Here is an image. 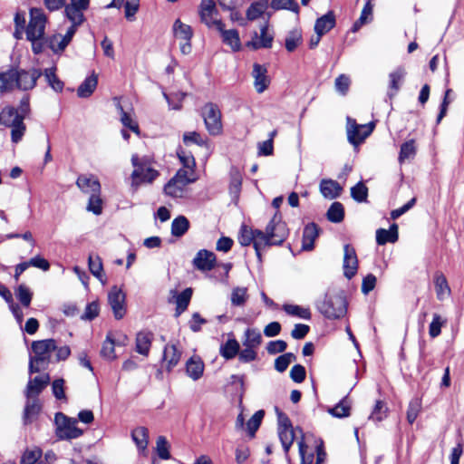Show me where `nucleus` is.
Returning a JSON list of instances; mask_svg holds the SVG:
<instances>
[{"instance_id":"f257e3e1","label":"nucleus","mask_w":464,"mask_h":464,"mask_svg":"<svg viewBox=\"0 0 464 464\" xmlns=\"http://www.w3.org/2000/svg\"><path fill=\"white\" fill-rule=\"evenodd\" d=\"M288 229L282 221V217L276 213L266 227V232L253 229L242 225L238 235V242L243 246L253 245L256 257L262 262V251L271 246H279L286 238Z\"/></svg>"},{"instance_id":"f03ea898","label":"nucleus","mask_w":464,"mask_h":464,"mask_svg":"<svg viewBox=\"0 0 464 464\" xmlns=\"http://www.w3.org/2000/svg\"><path fill=\"white\" fill-rule=\"evenodd\" d=\"M34 355L30 356L29 372H40L47 369L51 355L56 350V342L53 339L34 341L32 343Z\"/></svg>"},{"instance_id":"7ed1b4c3","label":"nucleus","mask_w":464,"mask_h":464,"mask_svg":"<svg viewBox=\"0 0 464 464\" xmlns=\"http://www.w3.org/2000/svg\"><path fill=\"white\" fill-rule=\"evenodd\" d=\"M131 163L134 168L131 173V187L135 189L141 183H152L160 175L159 171L151 167L149 158H140L134 154L131 157Z\"/></svg>"},{"instance_id":"20e7f679","label":"nucleus","mask_w":464,"mask_h":464,"mask_svg":"<svg viewBox=\"0 0 464 464\" xmlns=\"http://www.w3.org/2000/svg\"><path fill=\"white\" fill-rule=\"evenodd\" d=\"M318 308L325 317L337 319L346 314L347 304L345 297L342 294H327Z\"/></svg>"},{"instance_id":"39448f33","label":"nucleus","mask_w":464,"mask_h":464,"mask_svg":"<svg viewBox=\"0 0 464 464\" xmlns=\"http://www.w3.org/2000/svg\"><path fill=\"white\" fill-rule=\"evenodd\" d=\"M198 14L201 23L208 28L221 30L224 24L219 16L218 10L213 0H202L199 5Z\"/></svg>"},{"instance_id":"423d86ee","label":"nucleus","mask_w":464,"mask_h":464,"mask_svg":"<svg viewBox=\"0 0 464 464\" xmlns=\"http://www.w3.org/2000/svg\"><path fill=\"white\" fill-rule=\"evenodd\" d=\"M54 421L57 425L56 434L62 440L76 439L82 434V430L77 427V420L62 412L55 414Z\"/></svg>"},{"instance_id":"0eeeda50","label":"nucleus","mask_w":464,"mask_h":464,"mask_svg":"<svg viewBox=\"0 0 464 464\" xmlns=\"http://www.w3.org/2000/svg\"><path fill=\"white\" fill-rule=\"evenodd\" d=\"M46 22V15L42 9L32 8L30 10V21L26 27V39H43Z\"/></svg>"},{"instance_id":"6e6552de","label":"nucleus","mask_w":464,"mask_h":464,"mask_svg":"<svg viewBox=\"0 0 464 464\" xmlns=\"http://www.w3.org/2000/svg\"><path fill=\"white\" fill-rule=\"evenodd\" d=\"M375 127L374 122L357 124L356 121L347 117V138L351 144L357 146L370 136Z\"/></svg>"},{"instance_id":"1a4fd4ad","label":"nucleus","mask_w":464,"mask_h":464,"mask_svg":"<svg viewBox=\"0 0 464 464\" xmlns=\"http://www.w3.org/2000/svg\"><path fill=\"white\" fill-rule=\"evenodd\" d=\"M173 34L179 42V49L182 54H189L192 51L191 39L193 30L190 25L182 23L177 19L172 27Z\"/></svg>"},{"instance_id":"9d476101","label":"nucleus","mask_w":464,"mask_h":464,"mask_svg":"<svg viewBox=\"0 0 464 464\" xmlns=\"http://www.w3.org/2000/svg\"><path fill=\"white\" fill-rule=\"evenodd\" d=\"M205 125L211 135H218L221 132V112L214 103H207L202 111Z\"/></svg>"},{"instance_id":"9b49d317","label":"nucleus","mask_w":464,"mask_h":464,"mask_svg":"<svg viewBox=\"0 0 464 464\" xmlns=\"http://www.w3.org/2000/svg\"><path fill=\"white\" fill-rule=\"evenodd\" d=\"M90 0H70L64 5L66 18L74 24H83L85 21L84 12L89 8Z\"/></svg>"},{"instance_id":"f8f14e48","label":"nucleus","mask_w":464,"mask_h":464,"mask_svg":"<svg viewBox=\"0 0 464 464\" xmlns=\"http://www.w3.org/2000/svg\"><path fill=\"white\" fill-rule=\"evenodd\" d=\"M43 75L39 69L15 70L16 88L23 91L32 90L37 80Z\"/></svg>"},{"instance_id":"ddd939ff","label":"nucleus","mask_w":464,"mask_h":464,"mask_svg":"<svg viewBox=\"0 0 464 464\" xmlns=\"http://www.w3.org/2000/svg\"><path fill=\"white\" fill-rule=\"evenodd\" d=\"M125 298L123 291L116 285L112 286L108 294L109 304L117 320L121 319L126 313Z\"/></svg>"},{"instance_id":"4468645a","label":"nucleus","mask_w":464,"mask_h":464,"mask_svg":"<svg viewBox=\"0 0 464 464\" xmlns=\"http://www.w3.org/2000/svg\"><path fill=\"white\" fill-rule=\"evenodd\" d=\"M216 255L207 249L199 250L194 257L192 263L195 268L199 271H210L216 266Z\"/></svg>"},{"instance_id":"2eb2a0df","label":"nucleus","mask_w":464,"mask_h":464,"mask_svg":"<svg viewBox=\"0 0 464 464\" xmlns=\"http://www.w3.org/2000/svg\"><path fill=\"white\" fill-rule=\"evenodd\" d=\"M343 252V274L345 277L351 279L357 272V256L354 248L350 246V245L344 246Z\"/></svg>"},{"instance_id":"dca6fc26","label":"nucleus","mask_w":464,"mask_h":464,"mask_svg":"<svg viewBox=\"0 0 464 464\" xmlns=\"http://www.w3.org/2000/svg\"><path fill=\"white\" fill-rule=\"evenodd\" d=\"M298 430H302L301 428H288V429H282L277 430L278 437L281 441L282 447L284 449V451L286 455V459L288 462H290V459L288 457L289 450L295 440V439L297 440V441L301 439V433Z\"/></svg>"},{"instance_id":"f3484780","label":"nucleus","mask_w":464,"mask_h":464,"mask_svg":"<svg viewBox=\"0 0 464 464\" xmlns=\"http://www.w3.org/2000/svg\"><path fill=\"white\" fill-rule=\"evenodd\" d=\"M252 76L254 78V86L256 91L258 93L265 92L270 82L266 68L259 63H255L253 65Z\"/></svg>"},{"instance_id":"a211bd4d","label":"nucleus","mask_w":464,"mask_h":464,"mask_svg":"<svg viewBox=\"0 0 464 464\" xmlns=\"http://www.w3.org/2000/svg\"><path fill=\"white\" fill-rule=\"evenodd\" d=\"M76 185L86 194L101 193V184L93 175H81L78 177Z\"/></svg>"},{"instance_id":"6ab92c4d","label":"nucleus","mask_w":464,"mask_h":464,"mask_svg":"<svg viewBox=\"0 0 464 464\" xmlns=\"http://www.w3.org/2000/svg\"><path fill=\"white\" fill-rule=\"evenodd\" d=\"M204 369V362L198 355L191 356L186 362V372L193 381H198L202 377Z\"/></svg>"},{"instance_id":"aec40b11","label":"nucleus","mask_w":464,"mask_h":464,"mask_svg":"<svg viewBox=\"0 0 464 464\" xmlns=\"http://www.w3.org/2000/svg\"><path fill=\"white\" fill-rule=\"evenodd\" d=\"M50 376L45 373L40 376H35L28 382L26 387L27 398L36 397L44 388L49 383Z\"/></svg>"},{"instance_id":"412c9836","label":"nucleus","mask_w":464,"mask_h":464,"mask_svg":"<svg viewBox=\"0 0 464 464\" xmlns=\"http://www.w3.org/2000/svg\"><path fill=\"white\" fill-rule=\"evenodd\" d=\"M24 117L16 115L6 127L11 128V140L13 143H18L22 140L26 131V125L24 122Z\"/></svg>"},{"instance_id":"4be33fe9","label":"nucleus","mask_w":464,"mask_h":464,"mask_svg":"<svg viewBox=\"0 0 464 464\" xmlns=\"http://www.w3.org/2000/svg\"><path fill=\"white\" fill-rule=\"evenodd\" d=\"M187 184L179 179H176L174 176L169 180V182L164 186V193L174 198H183L186 190Z\"/></svg>"},{"instance_id":"5701e85b","label":"nucleus","mask_w":464,"mask_h":464,"mask_svg":"<svg viewBox=\"0 0 464 464\" xmlns=\"http://www.w3.org/2000/svg\"><path fill=\"white\" fill-rule=\"evenodd\" d=\"M319 236V228L314 223L306 225L303 232L302 249L310 251L314 249V241Z\"/></svg>"},{"instance_id":"b1692460","label":"nucleus","mask_w":464,"mask_h":464,"mask_svg":"<svg viewBox=\"0 0 464 464\" xmlns=\"http://www.w3.org/2000/svg\"><path fill=\"white\" fill-rule=\"evenodd\" d=\"M273 43V36L267 34V24L261 26L260 36L255 34V38L249 41L246 45L254 50L259 48H270Z\"/></svg>"},{"instance_id":"393cba45","label":"nucleus","mask_w":464,"mask_h":464,"mask_svg":"<svg viewBox=\"0 0 464 464\" xmlns=\"http://www.w3.org/2000/svg\"><path fill=\"white\" fill-rule=\"evenodd\" d=\"M153 340V334L150 331H140L136 336V352L141 355L148 356L151 343Z\"/></svg>"},{"instance_id":"a878e982","label":"nucleus","mask_w":464,"mask_h":464,"mask_svg":"<svg viewBox=\"0 0 464 464\" xmlns=\"http://www.w3.org/2000/svg\"><path fill=\"white\" fill-rule=\"evenodd\" d=\"M342 190V187L335 180L322 179L320 182V192L326 198L334 199L338 198Z\"/></svg>"},{"instance_id":"bb28decb","label":"nucleus","mask_w":464,"mask_h":464,"mask_svg":"<svg viewBox=\"0 0 464 464\" xmlns=\"http://www.w3.org/2000/svg\"><path fill=\"white\" fill-rule=\"evenodd\" d=\"M335 25V16L333 11H329L324 15L318 18L314 24L315 34L324 35L333 29Z\"/></svg>"},{"instance_id":"cd10ccee","label":"nucleus","mask_w":464,"mask_h":464,"mask_svg":"<svg viewBox=\"0 0 464 464\" xmlns=\"http://www.w3.org/2000/svg\"><path fill=\"white\" fill-rule=\"evenodd\" d=\"M398 237V226L396 224H392L388 230L384 228L376 230V242L380 246L386 243H395Z\"/></svg>"},{"instance_id":"c85d7f7f","label":"nucleus","mask_w":464,"mask_h":464,"mask_svg":"<svg viewBox=\"0 0 464 464\" xmlns=\"http://www.w3.org/2000/svg\"><path fill=\"white\" fill-rule=\"evenodd\" d=\"M434 285L437 298L439 300L442 301L450 295V288L449 286L446 276L442 273L437 272L435 274Z\"/></svg>"},{"instance_id":"c756f323","label":"nucleus","mask_w":464,"mask_h":464,"mask_svg":"<svg viewBox=\"0 0 464 464\" xmlns=\"http://www.w3.org/2000/svg\"><path fill=\"white\" fill-rule=\"evenodd\" d=\"M225 25L221 30H218L222 36V41L225 44L228 45L232 51L237 52L241 48V42L238 32L235 29L225 30Z\"/></svg>"},{"instance_id":"7c9ffc66","label":"nucleus","mask_w":464,"mask_h":464,"mask_svg":"<svg viewBox=\"0 0 464 464\" xmlns=\"http://www.w3.org/2000/svg\"><path fill=\"white\" fill-rule=\"evenodd\" d=\"M405 70L401 67L395 69L389 74V96H394L400 90L401 84L405 77Z\"/></svg>"},{"instance_id":"2f4dec72","label":"nucleus","mask_w":464,"mask_h":464,"mask_svg":"<svg viewBox=\"0 0 464 464\" xmlns=\"http://www.w3.org/2000/svg\"><path fill=\"white\" fill-rule=\"evenodd\" d=\"M97 84H98V77L93 72V73H92V75L87 77L78 87L77 95L80 98L90 97L95 91Z\"/></svg>"},{"instance_id":"473e14b6","label":"nucleus","mask_w":464,"mask_h":464,"mask_svg":"<svg viewBox=\"0 0 464 464\" xmlns=\"http://www.w3.org/2000/svg\"><path fill=\"white\" fill-rule=\"evenodd\" d=\"M181 353L175 344H167L163 352V361L169 371L175 367L180 360Z\"/></svg>"},{"instance_id":"72a5a7b5","label":"nucleus","mask_w":464,"mask_h":464,"mask_svg":"<svg viewBox=\"0 0 464 464\" xmlns=\"http://www.w3.org/2000/svg\"><path fill=\"white\" fill-rule=\"evenodd\" d=\"M131 438L140 451H146L149 443V430L145 427H137L131 432Z\"/></svg>"},{"instance_id":"f704fd0d","label":"nucleus","mask_w":464,"mask_h":464,"mask_svg":"<svg viewBox=\"0 0 464 464\" xmlns=\"http://www.w3.org/2000/svg\"><path fill=\"white\" fill-rule=\"evenodd\" d=\"M41 411V405L36 397L28 398L24 412V421L25 424L32 422Z\"/></svg>"},{"instance_id":"c9c22d12","label":"nucleus","mask_w":464,"mask_h":464,"mask_svg":"<svg viewBox=\"0 0 464 464\" xmlns=\"http://www.w3.org/2000/svg\"><path fill=\"white\" fill-rule=\"evenodd\" d=\"M88 264L91 273L104 285L106 283V278L103 274V266L101 257L98 255L92 254L89 256Z\"/></svg>"},{"instance_id":"e433bc0d","label":"nucleus","mask_w":464,"mask_h":464,"mask_svg":"<svg viewBox=\"0 0 464 464\" xmlns=\"http://www.w3.org/2000/svg\"><path fill=\"white\" fill-rule=\"evenodd\" d=\"M262 343V335L258 329L247 328L245 331L242 343L245 347L256 349Z\"/></svg>"},{"instance_id":"4c0bfd02","label":"nucleus","mask_w":464,"mask_h":464,"mask_svg":"<svg viewBox=\"0 0 464 464\" xmlns=\"http://www.w3.org/2000/svg\"><path fill=\"white\" fill-rule=\"evenodd\" d=\"M417 153L415 140L411 139L401 145L398 160L400 164L404 163L408 160H411Z\"/></svg>"},{"instance_id":"58836bf2","label":"nucleus","mask_w":464,"mask_h":464,"mask_svg":"<svg viewBox=\"0 0 464 464\" xmlns=\"http://www.w3.org/2000/svg\"><path fill=\"white\" fill-rule=\"evenodd\" d=\"M351 401L347 396L343 398L334 407L327 410L328 413L335 418H345L350 415Z\"/></svg>"},{"instance_id":"ea45409f","label":"nucleus","mask_w":464,"mask_h":464,"mask_svg":"<svg viewBox=\"0 0 464 464\" xmlns=\"http://www.w3.org/2000/svg\"><path fill=\"white\" fill-rule=\"evenodd\" d=\"M239 349V343L235 338H232L220 346L219 353L226 360H231L238 354Z\"/></svg>"},{"instance_id":"a19ab883","label":"nucleus","mask_w":464,"mask_h":464,"mask_svg":"<svg viewBox=\"0 0 464 464\" xmlns=\"http://www.w3.org/2000/svg\"><path fill=\"white\" fill-rule=\"evenodd\" d=\"M15 69L0 72V92H5L16 88Z\"/></svg>"},{"instance_id":"79ce46f5","label":"nucleus","mask_w":464,"mask_h":464,"mask_svg":"<svg viewBox=\"0 0 464 464\" xmlns=\"http://www.w3.org/2000/svg\"><path fill=\"white\" fill-rule=\"evenodd\" d=\"M42 454L39 448L27 449L21 457L20 464H46L41 459Z\"/></svg>"},{"instance_id":"37998d69","label":"nucleus","mask_w":464,"mask_h":464,"mask_svg":"<svg viewBox=\"0 0 464 464\" xmlns=\"http://www.w3.org/2000/svg\"><path fill=\"white\" fill-rule=\"evenodd\" d=\"M283 310L291 316L304 320L311 319L310 309L306 307H303L297 304H285L283 305Z\"/></svg>"},{"instance_id":"c03bdc74","label":"nucleus","mask_w":464,"mask_h":464,"mask_svg":"<svg viewBox=\"0 0 464 464\" xmlns=\"http://www.w3.org/2000/svg\"><path fill=\"white\" fill-rule=\"evenodd\" d=\"M56 68H47L44 72V76L48 85L55 92H61L63 89V82L57 77L55 73Z\"/></svg>"},{"instance_id":"a18cd8bd","label":"nucleus","mask_w":464,"mask_h":464,"mask_svg":"<svg viewBox=\"0 0 464 464\" xmlns=\"http://www.w3.org/2000/svg\"><path fill=\"white\" fill-rule=\"evenodd\" d=\"M192 296L191 288H186L176 298V314L175 315L179 316L187 308Z\"/></svg>"},{"instance_id":"49530a36","label":"nucleus","mask_w":464,"mask_h":464,"mask_svg":"<svg viewBox=\"0 0 464 464\" xmlns=\"http://www.w3.org/2000/svg\"><path fill=\"white\" fill-rule=\"evenodd\" d=\"M328 220L334 223H339L343 220L344 209L343 206L340 202H334L326 213Z\"/></svg>"},{"instance_id":"de8ad7c7","label":"nucleus","mask_w":464,"mask_h":464,"mask_svg":"<svg viewBox=\"0 0 464 464\" xmlns=\"http://www.w3.org/2000/svg\"><path fill=\"white\" fill-rule=\"evenodd\" d=\"M189 227V222L184 216L176 218L171 223V233L175 237L183 236Z\"/></svg>"},{"instance_id":"09e8293b","label":"nucleus","mask_w":464,"mask_h":464,"mask_svg":"<svg viewBox=\"0 0 464 464\" xmlns=\"http://www.w3.org/2000/svg\"><path fill=\"white\" fill-rule=\"evenodd\" d=\"M301 433V439L298 440V450H299V455L301 458V463L300 464H312L314 461V453L307 452V444L304 440V434L303 430H298Z\"/></svg>"},{"instance_id":"8fccbe9b","label":"nucleus","mask_w":464,"mask_h":464,"mask_svg":"<svg viewBox=\"0 0 464 464\" xmlns=\"http://www.w3.org/2000/svg\"><path fill=\"white\" fill-rule=\"evenodd\" d=\"M270 6L274 10H289L295 14H299V5L295 0H272Z\"/></svg>"},{"instance_id":"3c124183","label":"nucleus","mask_w":464,"mask_h":464,"mask_svg":"<svg viewBox=\"0 0 464 464\" xmlns=\"http://www.w3.org/2000/svg\"><path fill=\"white\" fill-rule=\"evenodd\" d=\"M46 43L49 48L54 53H59L64 51L69 44L63 37L62 34H57L50 36Z\"/></svg>"},{"instance_id":"603ef678","label":"nucleus","mask_w":464,"mask_h":464,"mask_svg":"<svg viewBox=\"0 0 464 464\" xmlns=\"http://www.w3.org/2000/svg\"><path fill=\"white\" fill-rule=\"evenodd\" d=\"M302 42V33L299 29H294L288 33L285 38V48L288 52L295 51Z\"/></svg>"},{"instance_id":"864d4df0","label":"nucleus","mask_w":464,"mask_h":464,"mask_svg":"<svg viewBox=\"0 0 464 464\" xmlns=\"http://www.w3.org/2000/svg\"><path fill=\"white\" fill-rule=\"evenodd\" d=\"M101 355L104 359L109 360V361H112V360L116 359L115 342L111 337L110 334L107 335L105 341L102 343V347L101 350Z\"/></svg>"},{"instance_id":"5fc2aeb1","label":"nucleus","mask_w":464,"mask_h":464,"mask_svg":"<svg viewBox=\"0 0 464 464\" xmlns=\"http://www.w3.org/2000/svg\"><path fill=\"white\" fill-rule=\"evenodd\" d=\"M264 416L265 411L263 410H259L256 411L255 414L246 422V431L251 437H254L256 431L260 427Z\"/></svg>"},{"instance_id":"6e6d98bb","label":"nucleus","mask_w":464,"mask_h":464,"mask_svg":"<svg viewBox=\"0 0 464 464\" xmlns=\"http://www.w3.org/2000/svg\"><path fill=\"white\" fill-rule=\"evenodd\" d=\"M117 108L120 111L121 121L122 125L126 128H129L137 135H140V129L138 123L131 118V116L128 112H126L123 110L122 106L120 103H118Z\"/></svg>"},{"instance_id":"4d7b16f0","label":"nucleus","mask_w":464,"mask_h":464,"mask_svg":"<svg viewBox=\"0 0 464 464\" xmlns=\"http://www.w3.org/2000/svg\"><path fill=\"white\" fill-rule=\"evenodd\" d=\"M296 360V356L293 353H285L278 356L275 361V369L279 372H285L292 362Z\"/></svg>"},{"instance_id":"13d9d810","label":"nucleus","mask_w":464,"mask_h":464,"mask_svg":"<svg viewBox=\"0 0 464 464\" xmlns=\"http://www.w3.org/2000/svg\"><path fill=\"white\" fill-rule=\"evenodd\" d=\"M174 177L180 181H183L185 184L189 185L191 183H194L198 179V176L196 174L195 169H187V168H181L179 169Z\"/></svg>"},{"instance_id":"bf43d9fd","label":"nucleus","mask_w":464,"mask_h":464,"mask_svg":"<svg viewBox=\"0 0 464 464\" xmlns=\"http://www.w3.org/2000/svg\"><path fill=\"white\" fill-rule=\"evenodd\" d=\"M421 411V401L419 398H413L408 406L407 420L412 424Z\"/></svg>"},{"instance_id":"052dcab7","label":"nucleus","mask_w":464,"mask_h":464,"mask_svg":"<svg viewBox=\"0 0 464 464\" xmlns=\"http://www.w3.org/2000/svg\"><path fill=\"white\" fill-rule=\"evenodd\" d=\"M266 7H267V3L266 1L252 4L246 11L247 19L248 20L257 19L264 14Z\"/></svg>"},{"instance_id":"680f3d73","label":"nucleus","mask_w":464,"mask_h":464,"mask_svg":"<svg viewBox=\"0 0 464 464\" xmlns=\"http://www.w3.org/2000/svg\"><path fill=\"white\" fill-rule=\"evenodd\" d=\"M351 196L357 202H365L368 197V188L362 182H358L351 188Z\"/></svg>"},{"instance_id":"e2e57ef3","label":"nucleus","mask_w":464,"mask_h":464,"mask_svg":"<svg viewBox=\"0 0 464 464\" xmlns=\"http://www.w3.org/2000/svg\"><path fill=\"white\" fill-rule=\"evenodd\" d=\"M446 324V320L442 319V317L434 314L431 323L429 326V334L430 337L435 338L439 336L441 333V327Z\"/></svg>"},{"instance_id":"0e129e2a","label":"nucleus","mask_w":464,"mask_h":464,"mask_svg":"<svg viewBox=\"0 0 464 464\" xmlns=\"http://www.w3.org/2000/svg\"><path fill=\"white\" fill-rule=\"evenodd\" d=\"M156 450H157L158 456L161 459H169L170 458L169 445L165 437L160 436L157 439Z\"/></svg>"},{"instance_id":"69168bd1","label":"nucleus","mask_w":464,"mask_h":464,"mask_svg":"<svg viewBox=\"0 0 464 464\" xmlns=\"http://www.w3.org/2000/svg\"><path fill=\"white\" fill-rule=\"evenodd\" d=\"M87 210L92 212L95 215L102 214V200L100 197V193H93L90 195L89 202L87 205Z\"/></svg>"},{"instance_id":"338daca9","label":"nucleus","mask_w":464,"mask_h":464,"mask_svg":"<svg viewBox=\"0 0 464 464\" xmlns=\"http://www.w3.org/2000/svg\"><path fill=\"white\" fill-rule=\"evenodd\" d=\"M247 299L246 288L236 287L231 294V303L235 306L243 305Z\"/></svg>"},{"instance_id":"774afa93","label":"nucleus","mask_w":464,"mask_h":464,"mask_svg":"<svg viewBox=\"0 0 464 464\" xmlns=\"http://www.w3.org/2000/svg\"><path fill=\"white\" fill-rule=\"evenodd\" d=\"M15 295L24 306L28 307L30 305L33 295L28 287L24 285H20L16 289Z\"/></svg>"}]
</instances>
